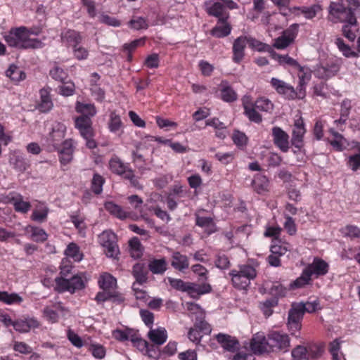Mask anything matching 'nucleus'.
<instances>
[{"mask_svg": "<svg viewBox=\"0 0 360 360\" xmlns=\"http://www.w3.org/2000/svg\"><path fill=\"white\" fill-rule=\"evenodd\" d=\"M255 191L259 194H263L269 191V180L261 174H257L252 181Z\"/></svg>", "mask_w": 360, "mask_h": 360, "instance_id": "obj_32", "label": "nucleus"}, {"mask_svg": "<svg viewBox=\"0 0 360 360\" xmlns=\"http://www.w3.org/2000/svg\"><path fill=\"white\" fill-rule=\"evenodd\" d=\"M256 110V107H253L244 111V114L251 122L260 123L262 121V115Z\"/></svg>", "mask_w": 360, "mask_h": 360, "instance_id": "obj_60", "label": "nucleus"}, {"mask_svg": "<svg viewBox=\"0 0 360 360\" xmlns=\"http://www.w3.org/2000/svg\"><path fill=\"white\" fill-rule=\"evenodd\" d=\"M67 257L72 258L75 261L79 262L82 259V255L80 253L79 248L76 243H70L65 250Z\"/></svg>", "mask_w": 360, "mask_h": 360, "instance_id": "obj_43", "label": "nucleus"}, {"mask_svg": "<svg viewBox=\"0 0 360 360\" xmlns=\"http://www.w3.org/2000/svg\"><path fill=\"white\" fill-rule=\"evenodd\" d=\"M31 237L36 242H44L47 239V234L44 230L39 228H32Z\"/></svg>", "mask_w": 360, "mask_h": 360, "instance_id": "obj_58", "label": "nucleus"}, {"mask_svg": "<svg viewBox=\"0 0 360 360\" xmlns=\"http://www.w3.org/2000/svg\"><path fill=\"white\" fill-rule=\"evenodd\" d=\"M13 349L22 354H30L32 352V348L24 342L14 341Z\"/></svg>", "mask_w": 360, "mask_h": 360, "instance_id": "obj_54", "label": "nucleus"}, {"mask_svg": "<svg viewBox=\"0 0 360 360\" xmlns=\"http://www.w3.org/2000/svg\"><path fill=\"white\" fill-rule=\"evenodd\" d=\"M68 309L60 302L54 304L52 307H46L43 310L44 316L49 321L56 323L60 315L64 316Z\"/></svg>", "mask_w": 360, "mask_h": 360, "instance_id": "obj_17", "label": "nucleus"}, {"mask_svg": "<svg viewBox=\"0 0 360 360\" xmlns=\"http://www.w3.org/2000/svg\"><path fill=\"white\" fill-rule=\"evenodd\" d=\"M148 337L153 343L160 345L167 340V330L164 328L150 329L148 332Z\"/></svg>", "mask_w": 360, "mask_h": 360, "instance_id": "obj_29", "label": "nucleus"}, {"mask_svg": "<svg viewBox=\"0 0 360 360\" xmlns=\"http://www.w3.org/2000/svg\"><path fill=\"white\" fill-rule=\"evenodd\" d=\"M11 164L13 165V167L20 172H24L27 168V165L25 162V160L20 158L15 157V158H11L10 161Z\"/></svg>", "mask_w": 360, "mask_h": 360, "instance_id": "obj_63", "label": "nucleus"}, {"mask_svg": "<svg viewBox=\"0 0 360 360\" xmlns=\"http://www.w3.org/2000/svg\"><path fill=\"white\" fill-rule=\"evenodd\" d=\"M250 347L255 354L270 352L269 337L266 339L263 333H256L252 338Z\"/></svg>", "mask_w": 360, "mask_h": 360, "instance_id": "obj_14", "label": "nucleus"}, {"mask_svg": "<svg viewBox=\"0 0 360 360\" xmlns=\"http://www.w3.org/2000/svg\"><path fill=\"white\" fill-rule=\"evenodd\" d=\"M188 309L191 311H197L200 312V317L199 320H196L194 326L198 328L203 334H209L211 333L210 325L203 320L204 314L200 307L194 303H187Z\"/></svg>", "mask_w": 360, "mask_h": 360, "instance_id": "obj_21", "label": "nucleus"}, {"mask_svg": "<svg viewBox=\"0 0 360 360\" xmlns=\"http://www.w3.org/2000/svg\"><path fill=\"white\" fill-rule=\"evenodd\" d=\"M340 67V65L338 62H332L318 67L316 73L319 78L328 79L339 72Z\"/></svg>", "mask_w": 360, "mask_h": 360, "instance_id": "obj_20", "label": "nucleus"}, {"mask_svg": "<svg viewBox=\"0 0 360 360\" xmlns=\"http://www.w3.org/2000/svg\"><path fill=\"white\" fill-rule=\"evenodd\" d=\"M196 224L205 229L207 234H211L216 231L215 224L211 217H197Z\"/></svg>", "mask_w": 360, "mask_h": 360, "instance_id": "obj_36", "label": "nucleus"}, {"mask_svg": "<svg viewBox=\"0 0 360 360\" xmlns=\"http://www.w3.org/2000/svg\"><path fill=\"white\" fill-rule=\"evenodd\" d=\"M40 102L38 108L41 112H46L53 107V103L50 98L49 91L47 89H42L40 90Z\"/></svg>", "mask_w": 360, "mask_h": 360, "instance_id": "obj_31", "label": "nucleus"}, {"mask_svg": "<svg viewBox=\"0 0 360 360\" xmlns=\"http://www.w3.org/2000/svg\"><path fill=\"white\" fill-rule=\"evenodd\" d=\"M232 139L238 147H243L247 144L248 138L245 134L239 131H234Z\"/></svg>", "mask_w": 360, "mask_h": 360, "instance_id": "obj_59", "label": "nucleus"}, {"mask_svg": "<svg viewBox=\"0 0 360 360\" xmlns=\"http://www.w3.org/2000/svg\"><path fill=\"white\" fill-rule=\"evenodd\" d=\"M13 204L15 210L21 213H27L31 208V204L29 202L24 201L20 194H18Z\"/></svg>", "mask_w": 360, "mask_h": 360, "instance_id": "obj_47", "label": "nucleus"}, {"mask_svg": "<svg viewBox=\"0 0 360 360\" xmlns=\"http://www.w3.org/2000/svg\"><path fill=\"white\" fill-rule=\"evenodd\" d=\"M217 341L226 350L233 351L236 349L238 345V342L230 335L225 334H218L216 336Z\"/></svg>", "mask_w": 360, "mask_h": 360, "instance_id": "obj_30", "label": "nucleus"}, {"mask_svg": "<svg viewBox=\"0 0 360 360\" xmlns=\"http://www.w3.org/2000/svg\"><path fill=\"white\" fill-rule=\"evenodd\" d=\"M328 20L333 23L356 24V18L352 11V8H347L342 1L330 2L328 6Z\"/></svg>", "mask_w": 360, "mask_h": 360, "instance_id": "obj_2", "label": "nucleus"}, {"mask_svg": "<svg viewBox=\"0 0 360 360\" xmlns=\"http://www.w3.org/2000/svg\"><path fill=\"white\" fill-rule=\"evenodd\" d=\"M100 287L104 290H112L116 288V279L109 274H103L98 281Z\"/></svg>", "mask_w": 360, "mask_h": 360, "instance_id": "obj_39", "label": "nucleus"}, {"mask_svg": "<svg viewBox=\"0 0 360 360\" xmlns=\"http://www.w3.org/2000/svg\"><path fill=\"white\" fill-rule=\"evenodd\" d=\"M89 350L95 358L103 359L105 356V349L101 345L91 344Z\"/></svg>", "mask_w": 360, "mask_h": 360, "instance_id": "obj_57", "label": "nucleus"}, {"mask_svg": "<svg viewBox=\"0 0 360 360\" xmlns=\"http://www.w3.org/2000/svg\"><path fill=\"white\" fill-rule=\"evenodd\" d=\"M266 288L268 289L269 292L274 297H283L286 293V288L283 286L281 283L276 282L269 286V284H266Z\"/></svg>", "mask_w": 360, "mask_h": 360, "instance_id": "obj_46", "label": "nucleus"}, {"mask_svg": "<svg viewBox=\"0 0 360 360\" xmlns=\"http://www.w3.org/2000/svg\"><path fill=\"white\" fill-rule=\"evenodd\" d=\"M98 243L104 248L107 257L116 258L120 253L115 234L111 231H103L98 236Z\"/></svg>", "mask_w": 360, "mask_h": 360, "instance_id": "obj_5", "label": "nucleus"}, {"mask_svg": "<svg viewBox=\"0 0 360 360\" xmlns=\"http://www.w3.org/2000/svg\"><path fill=\"white\" fill-rule=\"evenodd\" d=\"M14 329L20 333H27L32 328L39 326V321L34 318H27L15 321L13 323Z\"/></svg>", "mask_w": 360, "mask_h": 360, "instance_id": "obj_22", "label": "nucleus"}, {"mask_svg": "<svg viewBox=\"0 0 360 360\" xmlns=\"http://www.w3.org/2000/svg\"><path fill=\"white\" fill-rule=\"evenodd\" d=\"M5 40L10 46L18 49H40L44 44L37 39L30 37V31L25 27L12 29L5 36Z\"/></svg>", "mask_w": 360, "mask_h": 360, "instance_id": "obj_1", "label": "nucleus"}, {"mask_svg": "<svg viewBox=\"0 0 360 360\" xmlns=\"http://www.w3.org/2000/svg\"><path fill=\"white\" fill-rule=\"evenodd\" d=\"M246 39L247 44L258 51L271 52L272 51V48L269 45L264 44L252 37L246 36Z\"/></svg>", "mask_w": 360, "mask_h": 360, "instance_id": "obj_42", "label": "nucleus"}, {"mask_svg": "<svg viewBox=\"0 0 360 360\" xmlns=\"http://www.w3.org/2000/svg\"><path fill=\"white\" fill-rule=\"evenodd\" d=\"M246 45V36H240L234 40L232 49V60L234 63H240L243 60Z\"/></svg>", "mask_w": 360, "mask_h": 360, "instance_id": "obj_16", "label": "nucleus"}, {"mask_svg": "<svg viewBox=\"0 0 360 360\" xmlns=\"http://www.w3.org/2000/svg\"><path fill=\"white\" fill-rule=\"evenodd\" d=\"M274 143L282 151L286 153L289 149V135L279 127L272 129Z\"/></svg>", "mask_w": 360, "mask_h": 360, "instance_id": "obj_15", "label": "nucleus"}, {"mask_svg": "<svg viewBox=\"0 0 360 360\" xmlns=\"http://www.w3.org/2000/svg\"><path fill=\"white\" fill-rule=\"evenodd\" d=\"M76 110L78 112L82 114V116H88L91 118L96 115V110L92 104L82 103L78 102L76 105Z\"/></svg>", "mask_w": 360, "mask_h": 360, "instance_id": "obj_44", "label": "nucleus"}, {"mask_svg": "<svg viewBox=\"0 0 360 360\" xmlns=\"http://www.w3.org/2000/svg\"><path fill=\"white\" fill-rule=\"evenodd\" d=\"M255 107L257 110L271 113L274 110L273 103L268 98L262 97L255 101Z\"/></svg>", "mask_w": 360, "mask_h": 360, "instance_id": "obj_41", "label": "nucleus"}, {"mask_svg": "<svg viewBox=\"0 0 360 360\" xmlns=\"http://www.w3.org/2000/svg\"><path fill=\"white\" fill-rule=\"evenodd\" d=\"M278 58L281 63L288 64L290 66L297 68L301 72L303 70V68L298 63V62L288 55L278 56Z\"/></svg>", "mask_w": 360, "mask_h": 360, "instance_id": "obj_61", "label": "nucleus"}, {"mask_svg": "<svg viewBox=\"0 0 360 360\" xmlns=\"http://www.w3.org/2000/svg\"><path fill=\"white\" fill-rule=\"evenodd\" d=\"M212 288L210 284L204 283L202 285L194 283L186 282L184 292H187L191 296L195 295H202L210 292Z\"/></svg>", "mask_w": 360, "mask_h": 360, "instance_id": "obj_25", "label": "nucleus"}, {"mask_svg": "<svg viewBox=\"0 0 360 360\" xmlns=\"http://www.w3.org/2000/svg\"><path fill=\"white\" fill-rule=\"evenodd\" d=\"M299 25L297 23L291 25L284 30L282 34L274 40V47L278 49H283L292 44L297 35Z\"/></svg>", "mask_w": 360, "mask_h": 360, "instance_id": "obj_8", "label": "nucleus"}, {"mask_svg": "<svg viewBox=\"0 0 360 360\" xmlns=\"http://www.w3.org/2000/svg\"><path fill=\"white\" fill-rule=\"evenodd\" d=\"M112 336L119 341H126L130 340L140 349L148 348V343L141 338L136 337L135 334L131 330H115L112 332Z\"/></svg>", "mask_w": 360, "mask_h": 360, "instance_id": "obj_12", "label": "nucleus"}, {"mask_svg": "<svg viewBox=\"0 0 360 360\" xmlns=\"http://www.w3.org/2000/svg\"><path fill=\"white\" fill-rule=\"evenodd\" d=\"M122 127V122L120 117L115 112H111L110 116V121L108 123V127L111 132L116 133L119 131Z\"/></svg>", "mask_w": 360, "mask_h": 360, "instance_id": "obj_48", "label": "nucleus"}, {"mask_svg": "<svg viewBox=\"0 0 360 360\" xmlns=\"http://www.w3.org/2000/svg\"><path fill=\"white\" fill-rule=\"evenodd\" d=\"M61 37L63 41L69 44L72 47L77 46L82 40L80 33L72 30L63 33Z\"/></svg>", "mask_w": 360, "mask_h": 360, "instance_id": "obj_33", "label": "nucleus"}, {"mask_svg": "<svg viewBox=\"0 0 360 360\" xmlns=\"http://www.w3.org/2000/svg\"><path fill=\"white\" fill-rule=\"evenodd\" d=\"M148 269L154 274H162L167 269V263L165 258L153 259L148 264Z\"/></svg>", "mask_w": 360, "mask_h": 360, "instance_id": "obj_34", "label": "nucleus"}, {"mask_svg": "<svg viewBox=\"0 0 360 360\" xmlns=\"http://www.w3.org/2000/svg\"><path fill=\"white\" fill-rule=\"evenodd\" d=\"M51 77L61 83H65V79L68 78V74L58 66H55L49 72Z\"/></svg>", "mask_w": 360, "mask_h": 360, "instance_id": "obj_52", "label": "nucleus"}, {"mask_svg": "<svg viewBox=\"0 0 360 360\" xmlns=\"http://www.w3.org/2000/svg\"><path fill=\"white\" fill-rule=\"evenodd\" d=\"M140 315L144 323L151 328L154 321L153 314L148 310L141 309Z\"/></svg>", "mask_w": 360, "mask_h": 360, "instance_id": "obj_64", "label": "nucleus"}, {"mask_svg": "<svg viewBox=\"0 0 360 360\" xmlns=\"http://www.w3.org/2000/svg\"><path fill=\"white\" fill-rule=\"evenodd\" d=\"M205 6L207 13L210 15L218 18L219 21L228 20L229 17V13L224 11V7L221 3L215 2L211 4L210 2L206 1Z\"/></svg>", "mask_w": 360, "mask_h": 360, "instance_id": "obj_19", "label": "nucleus"}, {"mask_svg": "<svg viewBox=\"0 0 360 360\" xmlns=\"http://www.w3.org/2000/svg\"><path fill=\"white\" fill-rule=\"evenodd\" d=\"M293 360H308L307 349L302 346H297L292 351Z\"/></svg>", "mask_w": 360, "mask_h": 360, "instance_id": "obj_56", "label": "nucleus"}, {"mask_svg": "<svg viewBox=\"0 0 360 360\" xmlns=\"http://www.w3.org/2000/svg\"><path fill=\"white\" fill-rule=\"evenodd\" d=\"M270 83L276 92L283 95L285 98L292 100L297 97V93L293 86L284 81L273 77Z\"/></svg>", "mask_w": 360, "mask_h": 360, "instance_id": "obj_11", "label": "nucleus"}, {"mask_svg": "<svg viewBox=\"0 0 360 360\" xmlns=\"http://www.w3.org/2000/svg\"><path fill=\"white\" fill-rule=\"evenodd\" d=\"M105 209L112 215L121 220L131 219L138 220L139 216L131 212L125 211L120 205L112 201L106 202L104 204Z\"/></svg>", "mask_w": 360, "mask_h": 360, "instance_id": "obj_9", "label": "nucleus"}, {"mask_svg": "<svg viewBox=\"0 0 360 360\" xmlns=\"http://www.w3.org/2000/svg\"><path fill=\"white\" fill-rule=\"evenodd\" d=\"M306 132L304 123L302 117L295 120L292 131V144L297 148L300 149L303 146V138Z\"/></svg>", "mask_w": 360, "mask_h": 360, "instance_id": "obj_13", "label": "nucleus"}, {"mask_svg": "<svg viewBox=\"0 0 360 360\" xmlns=\"http://www.w3.org/2000/svg\"><path fill=\"white\" fill-rule=\"evenodd\" d=\"M6 75L13 82H20L25 79V73L18 66L11 65L6 72Z\"/></svg>", "mask_w": 360, "mask_h": 360, "instance_id": "obj_38", "label": "nucleus"}, {"mask_svg": "<svg viewBox=\"0 0 360 360\" xmlns=\"http://www.w3.org/2000/svg\"><path fill=\"white\" fill-rule=\"evenodd\" d=\"M328 264L321 259H314L313 262L307 266L302 275L290 284L292 288H301L308 284L312 275L316 276L325 275L328 273Z\"/></svg>", "mask_w": 360, "mask_h": 360, "instance_id": "obj_3", "label": "nucleus"}, {"mask_svg": "<svg viewBox=\"0 0 360 360\" xmlns=\"http://www.w3.org/2000/svg\"><path fill=\"white\" fill-rule=\"evenodd\" d=\"M75 126L85 139L92 136L91 120L89 117L80 116L77 117L75 120Z\"/></svg>", "mask_w": 360, "mask_h": 360, "instance_id": "obj_18", "label": "nucleus"}, {"mask_svg": "<svg viewBox=\"0 0 360 360\" xmlns=\"http://www.w3.org/2000/svg\"><path fill=\"white\" fill-rule=\"evenodd\" d=\"M58 152L61 164L67 165L70 162L74 152L72 141L71 139L65 141Z\"/></svg>", "mask_w": 360, "mask_h": 360, "instance_id": "obj_23", "label": "nucleus"}, {"mask_svg": "<svg viewBox=\"0 0 360 360\" xmlns=\"http://www.w3.org/2000/svg\"><path fill=\"white\" fill-rule=\"evenodd\" d=\"M56 288L60 292L68 291L74 293L75 290L84 288V281L78 276H74L70 279L63 277L56 278Z\"/></svg>", "mask_w": 360, "mask_h": 360, "instance_id": "obj_7", "label": "nucleus"}, {"mask_svg": "<svg viewBox=\"0 0 360 360\" xmlns=\"http://www.w3.org/2000/svg\"><path fill=\"white\" fill-rule=\"evenodd\" d=\"M129 245L130 255L132 257L139 259L143 255V248L138 238H132L129 240Z\"/></svg>", "mask_w": 360, "mask_h": 360, "instance_id": "obj_37", "label": "nucleus"}, {"mask_svg": "<svg viewBox=\"0 0 360 360\" xmlns=\"http://www.w3.org/2000/svg\"><path fill=\"white\" fill-rule=\"evenodd\" d=\"M171 265L175 269L183 271L189 266L188 259L187 256L179 252H174L172 255Z\"/></svg>", "mask_w": 360, "mask_h": 360, "instance_id": "obj_24", "label": "nucleus"}, {"mask_svg": "<svg viewBox=\"0 0 360 360\" xmlns=\"http://www.w3.org/2000/svg\"><path fill=\"white\" fill-rule=\"evenodd\" d=\"M104 184L103 178L99 174H94L92 182L91 189L96 194H100L103 191V185Z\"/></svg>", "mask_w": 360, "mask_h": 360, "instance_id": "obj_55", "label": "nucleus"}, {"mask_svg": "<svg viewBox=\"0 0 360 360\" xmlns=\"http://www.w3.org/2000/svg\"><path fill=\"white\" fill-rule=\"evenodd\" d=\"M271 352L274 350L286 351L290 347V338L286 334L272 332L269 334Z\"/></svg>", "mask_w": 360, "mask_h": 360, "instance_id": "obj_10", "label": "nucleus"}, {"mask_svg": "<svg viewBox=\"0 0 360 360\" xmlns=\"http://www.w3.org/2000/svg\"><path fill=\"white\" fill-rule=\"evenodd\" d=\"M48 213L49 208L41 205L33 211L32 219L38 222H43L46 220Z\"/></svg>", "mask_w": 360, "mask_h": 360, "instance_id": "obj_45", "label": "nucleus"}, {"mask_svg": "<svg viewBox=\"0 0 360 360\" xmlns=\"http://www.w3.org/2000/svg\"><path fill=\"white\" fill-rule=\"evenodd\" d=\"M128 24L131 28L136 30L141 29L146 30L148 27V24L146 20L143 17H134L131 20H129Z\"/></svg>", "mask_w": 360, "mask_h": 360, "instance_id": "obj_51", "label": "nucleus"}, {"mask_svg": "<svg viewBox=\"0 0 360 360\" xmlns=\"http://www.w3.org/2000/svg\"><path fill=\"white\" fill-rule=\"evenodd\" d=\"M335 44L345 57L349 58L358 56V54L352 51L351 48L348 45L345 44L343 39L341 38L336 39Z\"/></svg>", "mask_w": 360, "mask_h": 360, "instance_id": "obj_49", "label": "nucleus"}, {"mask_svg": "<svg viewBox=\"0 0 360 360\" xmlns=\"http://www.w3.org/2000/svg\"><path fill=\"white\" fill-rule=\"evenodd\" d=\"M342 234L345 237L351 238H360V229L356 226L347 225L340 230Z\"/></svg>", "mask_w": 360, "mask_h": 360, "instance_id": "obj_50", "label": "nucleus"}, {"mask_svg": "<svg viewBox=\"0 0 360 360\" xmlns=\"http://www.w3.org/2000/svg\"><path fill=\"white\" fill-rule=\"evenodd\" d=\"M285 221L284 223V229L290 235L293 236L297 232V228L293 219L290 216H285Z\"/></svg>", "mask_w": 360, "mask_h": 360, "instance_id": "obj_62", "label": "nucleus"}, {"mask_svg": "<svg viewBox=\"0 0 360 360\" xmlns=\"http://www.w3.org/2000/svg\"><path fill=\"white\" fill-rule=\"evenodd\" d=\"M131 274L139 284H143L148 280V271L145 264L142 263H136L133 266Z\"/></svg>", "mask_w": 360, "mask_h": 360, "instance_id": "obj_27", "label": "nucleus"}, {"mask_svg": "<svg viewBox=\"0 0 360 360\" xmlns=\"http://www.w3.org/2000/svg\"><path fill=\"white\" fill-rule=\"evenodd\" d=\"M229 275L231 276L233 285L236 288L245 289L250 284L251 280L240 274L236 269L231 271Z\"/></svg>", "mask_w": 360, "mask_h": 360, "instance_id": "obj_28", "label": "nucleus"}, {"mask_svg": "<svg viewBox=\"0 0 360 360\" xmlns=\"http://www.w3.org/2000/svg\"><path fill=\"white\" fill-rule=\"evenodd\" d=\"M305 18L311 20L322 11L319 4H313L310 6H302L297 8Z\"/></svg>", "mask_w": 360, "mask_h": 360, "instance_id": "obj_40", "label": "nucleus"}, {"mask_svg": "<svg viewBox=\"0 0 360 360\" xmlns=\"http://www.w3.org/2000/svg\"><path fill=\"white\" fill-rule=\"evenodd\" d=\"M303 303H293L288 311V326L292 335L299 331L301 328V321L303 319Z\"/></svg>", "mask_w": 360, "mask_h": 360, "instance_id": "obj_6", "label": "nucleus"}, {"mask_svg": "<svg viewBox=\"0 0 360 360\" xmlns=\"http://www.w3.org/2000/svg\"><path fill=\"white\" fill-rule=\"evenodd\" d=\"M236 271L250 280H253L257 276L256 270L250 265L239 266L238 270H236Z\"/></svg>", "mask_w": 360, "mask_h": 360, "instance_id": "obj_53", "label": "nucleus"}, {"mask_svg": "<svg viewBox=\"0 0 360 360\" xmlns=\"http://www.w3.org/2000/svg\"><path fill=\"white\" fill-rule=\"evenodd\" d=\"M221 98L226 102H233L237 99V94L235 91L226 82L221 83Z\"/></svg>", "mask_w": 360, "mask_h": 360, "instance_id": "obj_35", "label": "nucleus"}, {"mask_svg": "<svg viewBox=\"0 0 360 360\" xmlns=\"http://www.w3.org/2000/svg\"><path fill=\"white\" fill-rule=\"evenodd\" d=\"M231 31V27L227 22V20L223 21L218 20V24L212 28L210 33L217 38H222L229 35Z\"/></svg>", "mask_w": 360, "mask_h": 360, "instance_id": "obj_26", "label": "nucleus"}, {"mask_svg": "<svg viewBox=\"0 0 360 360\" xmlns=\"http://www.w3.org/2000/svg\"><path fill=\"white\" fill-rule=\"evenodd\" d=\"M109 168L114 174L122 176L124 179L129 180L132 186L141 188L138 178L134 174V171L118 157L115 156L110 160Z\"/></svg>", "mask_w": 360, "mask_h": 360, "instance_id": "obj_4", "label": "nucleus"}]
</instances>
